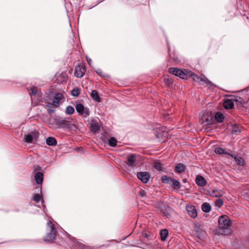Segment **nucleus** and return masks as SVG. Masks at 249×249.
Segmentation results:
<instances>
[{"instance_id":"nucleus-11","label":"nucleus","mask_w":249,"mask_h":249,"mask_svg":"<svg viewBox=\"0 0 249 249\" xmlns=\"http://www.w3.org/2000/svg\"><path fill=\"white\" fill-rule=\"evenodd\" d=\"M186 210L188 214L193 218L197 217V213L195 206L192 205H187L186 206Z\"/></svg>"},{"instance_id":"nucleus-30","label":"nucleus","mask_w":249,"mask_h":249,"mask_svg":"<svg viewBox=\"0 0 249 249\" xmlns=\"http://www.w3.org/2000/svg\"><path fill=\"white\" fill-rule=\"evenodd\" d=\"M117 141L114 137H111L108 140V144L112 147H115L117 145Z\"/></svg>"},{"instance_id":"nucleus-32","label":"nucleus","mask_w":249,"mask_h":249,"mask_svg":"<svg viewBox=\"0 0 249 249\" xmlns=\"http://www.w3.org/2000/svg\"><path fill=\"white\" fill-rule=\"evenodd\" d=\"M154 167L159 171H162L163 167L162 164L159 161H156L154 163Z\"/></svg>"},{"instance_id":"nucleus-37","label":"nucleus","mask_w":249,"mask_h":249,"mask_svg":"<svg viewBox=\"0 0 249 249\" xmlns=\"http://www.w3.org/2000/svg\"><path fill=\"white\" fill-rule=\"evenodd\" d=\"M165 82L168 86H170L173 85V80L172 78H167L165 79Z\"/></svg>"},{"instance_id":"nucleus-22","label":"nucleus","mask_w":249,"mask_h":249,"mask_svg":"<svg viewBox=\"0 0 249 249\" xmlns=\"http://www.w3.org/2000/svg\"><path fill=\"white\" fill-rule=\"evenodd\" d=\"M29 94L31 98H32L33 96H36L37 97H39L40 96V93L37 91V88L34 87L31 89V92H29Z\"/></svg>"},{"instance_id":"nucleus-42","label":"nucleus","mask_w":249,"mask_h":249,"mask_svg":"<svg viewBox=\"0 0 249 249\" xmlns=\"http://www.w3.org/2000/svg\"><path fill=\"white\" fill-rule=\"evenodd\" d=\"M183 181L184 182H186L187 181V179H184L183 180Z\"/></svg>"},{"instance_id":"nucleus-34","label":"nucleus","mask_w":249,"mask_h":249,"mask_svg":"<svg viewBox=\"0 0 249 249\" xmlns=\"http://www.w3.org/2000/svg\"><path fill=\"white\" fill-rule=\"evenodd\" d=\"M91 128L92 131H96L99 129V126L97 123H93L91 124Z\"/></svg>"},{"instance_id":"nucleus-39","label":"nucleus","mask_w":249,"mask_h":249,"mask_svg":"<svg viewBox=\"0 0 249 249\" xmlns=\"http://www.w3.org/2000/svg\"><path fill=\"white\" fill-rule=\"evenodd\" d=\"M139 195L143 197L145 195V192L143 191H141L140 192H139Z\"/></svg>"},{"instance_id":"nucleus-29","label":"nucleus","mask_w":249,"mask_h":249,"mask_svg":"<svg viewBox=\"0 0 249 249\" xmlns=\"http://www.w3.org/2000/svg\"><path fill=\"white\" fill-rule=\"evenodd\" d=\"M173 178L168 177L167 176H163L161 177V180L163 183H168L171 185Z\"/></svg>"},{"instance_id":"nucleus-12","label":"nucleus","mask_w":249,"mask_h":249,"mask_svg":"<svg viewBox=\"0 0 249 249\" xmlns=\"http://www.w3.org/2000/svg\"><path fill=\"white\" fill-rule=\"evenodd\" d=\"M138 178L143 183H147L150 179V175L147 172H139L137 174Z\"/></svg>"},{"instance_id":"nucleus-16","label":"nucleus","mask_w":249,"mask_h":249,"mask_svg":"<svg viewBox=\"0 0 249 249\" xmlns=\"http://www.w3.org/2000/svg\"><path fill=\"white\" fill-rule=\"evenodd\" d=\"M224 107L226 109H231L234 107L233 100L232 99L226 100L223 104Z\"/></svg>"},{"instance_id":"nucleus-6","label":"nucleus","mask_w":249,"mask_h":249,"mask_svg":"<svg viewBox=\"0 0 249 249\" xmlns=\"http://www.w3.org/2000/svg\"><path fill=\"white\" fill-rule=\"evenodd\" d=\"M54 124L58 128H67L71 125V122L69 119L55 118Z\"/></svg>"},{"instance_id":"nucleus-14","label":"nucleus","mask_w":249,"mask_h":249,"mask_svg":"<svg viewBox=\"0 0 249 249\" xmlns=\"http://www.w3.org/2000/svg\"><path fill=\"white\" fill-rule=\"evenodd\" d=\"M224 192L221 190L214 189L210 193V195L213 197H220L223 196Z\"/></svg>"},{"instance_id":"nucleus-28","label":"nucleus","mask_w":249,"mask_h":249,"mask_svg":"<svg viewBox=\"0 0 249 249\" xmlns=\"http://www.w3.org/2000/svg\"><path fill=\"white\" fill-rule=\"evenodd\" d=\"M224 116L220 112H217L215 115V119L218 122H222L224 120Z\"/></svg>"},{"instance_id":"nucleus-31","label":"nucleus","mask_w":249,"mask_h":249,"mask_svg":"<svg viewBox=\"0 0 249 249\" xmlns=\"http://www.w3.org/2000/svg\"><path fill=\"white\" fill-rule=\"evenodd\" d=\"M74 111V109L72 106H69L67 107L66 109V113L67 114H72Z\"/></svg>"},{"instance_id":"nucleus-3","label":"nucleus","mask_w":249,"mask_h":249,"mask_svg":"<svg viewBox=\"0 0 249 249\" xmlns=\"http://www.w3.org/2000/svg\"><path fill=\"white\" fill-rule=\"evenodd\" d=\"M219 227L221 229H227L231 224V222L227 215L220 216L218 219Z\"/></svg>"},{"instance_id":"nucleus-5","label":"nucleus","mask_w":249,"mask_h":249,"mask_svg":"<svg viewBox=\"0 0 249 249\" xmlns=\"http://www.w3.org/2000/svg\"><path fill=\"white\" fill-rule=\"evenodd\" d=\"M193 79L200 84H206L209 87L213 86L212 83L204 76H199L194 73L191 74Z\"/></svg>"},{"instance_id":"nucleus-23","label":"nucleus","mask_w":249,"mask_h":249,"mask_svg":"<svg viewBox=\"0 0 249 249\" xmlns=\"http://www.w3.org/2000/svg\"><path fill=\"white\" fill-rule=\"evenodd\" d=\"M46 143L48 145H55L57 142L55 139L53 137H49L46 139Z\"/></svg>"},{"instance_id":"nucleus-8","label":"nucleus","mask_w":249,"mask_h":249,"mask_svg":"<svg viewBox=\"0 0 249 249\" xmlns=\"http://www.w3.org/2000/svg\"><path fill=\"white\" fill-rule=\"evenodd\" d=\"M75 108L79 115H83L85 117L89 115L90 111L89 109L85 107L82 104H77L75 106Z\"/></svg>"},{"instance_id":"nucleus-7","label":"nucleus","mask_w":249,"mask_h":249,"mask_svg":"<svg viewBox=\"0 0 249 249\" xmlns=\"http://www.w3.org/2000/svg\"><path fill=\"white\" fill-rule=\"evenodd\" d=\"M38 136V133L37 131H32L29 134H25L24 141L27 143H31L37 139Z\"/></svg>"},{"instance_id":"nucleus-36","label":"nucleus","mask_w":249,"mask_h":249,"mask_svg":"<svg viewBox=\"0 0 249 249\" xmlns=\"http://www.w3.org/2000/svg\"><path fill=\"white\" fill-rule=\"evenodd\" d=\"M71 94L74 96H78L80 94L79 89H75L71 90Z\"/></svg>"},{"instance_id":"nucleus-27","label":"nucleus","mask_w":249,"mask_h":249,"mask_svg":"<svg viewBox=\"0 0 249 249\" xmlns=\"http://www.w3.org/2000/svg\"><path fill=\"white\" fill-rule=\"evenodd\" d=\"M168 235V231L166 229H163L160 231L161 239L162 241L166 240Z\"/></svg>"},{"instance_id":"nucleus-41","label":"nucleus","mask_w":249,"mask_h":249,"mask_svg":"<svg viewBox=\"0 0 249 249\" xmlns=\"http://www.w3.org/2000/svg\"><path fill=\"white\" fill-rule=\"evenodd\" d=\"M87 61L88 62L89 64H90V63H91V60L90 59H89V58H88V57H87Z\"/></svg>"},{"instance_id":"nucleus-4","label":"nucleus","mask_w":249,"mask_h":249,"mask_svg":"<svg viewBox=\"0 0 249 249\" xmlns=\"http://www.w3.org/2000/svg\"><path fill=\"white\" fill-rule=\"evenodd\" d=\"M169 72L182 79H185L187 75L189 74V72L187 70H184L183 71L175 68H170L169 69Z\"/></svg>"},{"instance_id":"nucleus-33","label":"nucleus","mask_w":249,"mask_h":249,"mask_svg":"<svg viewBox=\"0 0 249 249\" xmlns=\"http://www.w3.org/2000/svg\"><path fill=\"white\" fill-rule=\"evenodd\" d=\"M223 205V201L221 198L217 199L215 201V206L220 208Z\"/></svg>"},{"instance_id":"nucleus-19","label":"nucleus","mask_w":249,"mask_h":249,"mask_svg":"<svg viewBox=\"0 0 249 249\" xmlns=\"http://www.w3.org/2000/svg\"><path fill=\"white\" fill-rule=\"evenodd\" d=\"M90 95H91V97L94 101H95L97 102H100V101H101L100 98L99 96L98 92L96 90H92L91 92Z\"/></svg>"},{"instance_id":"nucleus-38","label":"nucleus","mask_w":249,"mask_h":249,"mask_svg":"<svg viewBox=\"0 0 249 249\" xmlns=\"http://www.w3.org/2000/svg\"><path fill=\"white\" fill-rule=\"evenodd\" d=\"M41 198L40 195L39 194H36L34 195L33 197V200L34 201H35L36 203H38L39 202Z\"/></svg>"},{"instance_id":"nucleus-15","label":"nucleus","mask_w":249,"mask_h":249,"mask_svg":"<svg viewBox=\"0 0 249 249\" xmlns=\"http://www.w3.org/2000/svg\"><path fill=\"white\" fill-rule=\"evenodd\" d=\"M212 118L211 116H208L207 115H203L201 116L200 119L201 123L205 125H209L211 124Z\"/></svg>"},{"instance_id":"nucleus-26","label":"nucleus","mask_w":249,"mask_h":249,"mask_svg":"<svg viewBox=\"0 0 249 249\" xmlns=\"http://www.w3.org/2000/svg\"><path fill=\"white\" fill-rule=\"evenodd\" d=\"M171 185L173 186L175 189H178L180 187V182L174 178L172 179Z\"/></svg>"},{"instance_id":"nucleus-40","label":"nucleus","mask_w":249,"mask_h":249,"mask_svg":"<svg viewBox=\"0 0 249 249\" xmlns=\"http://www.w3.org/2000/svg\"><path fill=\"white\" fill-rule=\"evenodd\" d=\"M233 100V102L234 101H235V102H238L240 100H241V98L240 97H236V98H232Z\"/></svg>"},{"instance_id":"nucleus-10","label":"nucleus","mask_w":249,"mask_h":249,"mask_svg":"<svg viewBox=\"0 0 249 249\" xmlns=\"http://www.w3.org/2000/svg\"><path fill=\"white\" fill-rule=\"evenodd\" d=\"M85 71L86 69L84 65L83 64H80L76 66L75 68L74 75L77 77L81 78L83 77Z\"/></svg>"},{"instance_id":"nucleus-18","label":"nucleus","mask_w":249,"mask_h":249,"mask_svg":"<svg viewBox=\"0 0 249 249\" xmlns=\"http://www.w3.org/2000/svg\"><path fill=\"white\" fill-rule=\"evenodd\" d=\"M35 179L37 184H41L43 180V174L41 172H37L35 175Z\"/></svg>"},{"instance_id":"nucleus-24","label":"nucleus","mask_w":249,"mask_h":249,"mask_svg":"<svg viewBox=\"0 0 249 249\" xmlns=\"http://www.w3.org/2000/svg\"><path fill=\"white\" fill-rule=\"evenodd\" d=\"M185 166L181 163L178 164L176 166V171L178 173H182L185 171Z\"/></svg>"},{"instance_id":"nucleus-20","label":"nucleus","mask_w":249,"mask_h":249,"mask_svg":"<svg viewBox=\"0 0 249 249\" xmlns=\"http://www.w3.org/2000/svg\"><path fill=\"white\" fill-rule=\"evenodd\" d=\"M241 195L245 198H249V184L244 187L242 191Z\"/></svg>"},{"instance_id":"nucleus-1","label":"nucleus","mask_w":249,"mask_h":249,"mask_svg":"<svg viewBox=\"0 0 249 249\" xmlns=\"http://www.w3.org/2000/svg\"><path fill=\"white\" fill-rule=\"evenodd\" d=\"M63 98V94L59 92L51 93L46 97L45 104L48 107L49 112H53L54 110L52 108L57 107Z\"/></svg>"},{"instance_id":"nucleus-17","label":"nucleus","mask_w":249,"mask_h":249,"mask_svg":"<svg viewBox=\"0 0 249 249\" xmlns=\"http://www.w3.org/2000/svg\"><path fill=\"white\" fill-rule=\"evenodd\" d=\"M230 156L234 159V160L238 165L244 166L245 164V160L242 158L232 154H231Z\"/></svg>"},{"instance_id":"nucleus-25","label":"nucleus","mask_w":249,"mask_h":249,"mask_svg":"<svg viewBox=\"0 0 249 249\" xmlns=\"http://www.w3.org/2000/svg\"><path fill=\"white\" fill-rule=\"evenodd\" d=\"M215 152L218 154H225L230 155L231 154L225 151V150L220 147H216L215 149Z\"/></svg>"},{"instance_id":"nucleus-13","label":"nucleus","mask_w":249,"mask_h":249,"mask_svg":"<svg viewBox=\"0 0 249 249\" xmlns=\"http://www.w3.org/2000/svg\"><path fill=\"white\" fill-rule=\"evenodd\" d=\"M196 183L198 186L203 187L206 185L207 180L202 176L197 175L196 178Z\"/></svg>"},{"instance_id":"nucleus-9","label":"nucleus","mask_w":249,"mask_h":249,"mask_svg":"<svg viewBox=\"0 0 249 249\" xmlns=\"http://www.w3.org/2000/svg\"><path fill=\"white\" fill-rule=\"evenodd\" d=\"M137 155L135 154H131L127 157V165L132 168L136 166Z\"/></svg>"},{"instance_id":"nucleus-2","label":"nucleus","mask_w":249,"mask_h":249,"mask_svg":"<svg viewBox=\"0 0 249 249\" xmlns=\"http://www.w3.org/2000/svg\"><path fill=\"white\" fill-rule=\"evenodd\" d=\"M47 226L49 228V232L47 233L44 241L46 242H52L56 236V231L54 229V225L51 221L47 222Z\"/></svg>"},{"instance_id":"nucleus-21","label":"nucleus","mask_w":249,"mask_h":249,"mask_svg":"<svg viewBox=\"0 0 249 249\" xmlns=\"http://www.w3.org/2000/svg\"><path fill=\"white\" fill-rule=\"evenodd\" d=\"M202 210L205 213H209L211 210V206L209 203L205 202L201 206Z\"/></svg>"},{"instance_id":"nucleus-35","label":"nucleus","mask_w":249,"mask_h":249,"mask_svg":"<svg viewBox=\"0 0 249 249\" xmlns=\"http://www.w3.org/2000/svg\"><path fill=\"white\" fill-rule=\"evenodd\" d=\"M232 131L235 133L240 132V129L236 124L232 125Z\"/></svg>"}]
</instances>
